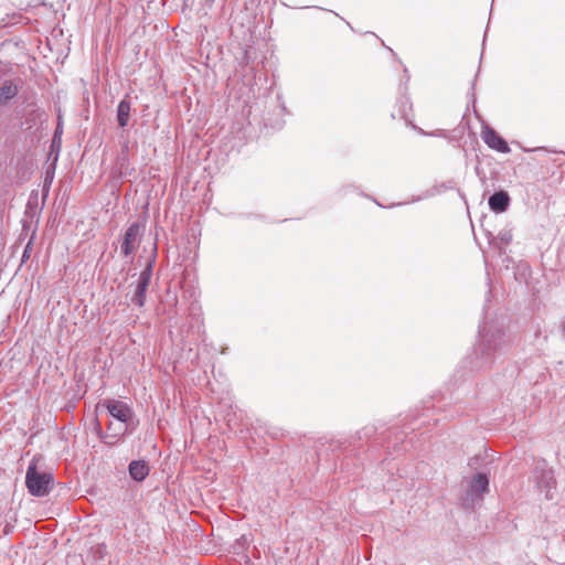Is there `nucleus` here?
Wrapping results in <instances>:
<instances>
[{"instance_id":"1a4fd4ad","label":"nucleus","mask_w":565,"mask_h":565,"mask_svg":"<svg viewBox=\"0 0 565 565\" xmlns=\"http://www.w3.org/2000/svg\"><path fill=\"white\" fill-rule=\"evenodd\" d=\"M491 211L495 213L505 212L510 204V196L504 191H499L489 198L488 202Z\"/></svg>"},{"instance_id":"7ed1b4c3","label":"nucleus","mask_w":565,"mask_h":565,"mask_svg":"<svg viewBox=\"0 0 565 565\" xmlns=\"http://www.w3.org/2000/svg\"><path fill=\"white\" fill-rule=\"evenodd\" d=\"M533 481L537 489L542 493H545L546 499L553 498L551 491L554 489L555 480L552 469L544 460H540L535 463L533 470Z\"/></svg>"},{"instance_id":"6e6552de","label":"nucleus","mask_w":565,"mask_h":565,"mask_svg":"<svg viewBox=\"0 0 565 565\" xmlns=\"http://www.w3.org/2000/svg\"><path fill=\"white\" fill-rule=\"evenodd\" d=\"M505 344L504 334L501 332L487 334L481 344L482 354H484L488 360L493 352L501 350Z\"/></svg>"},{"instance_id":"20e7f679","label":"nucleus","mask_w":565,"mask_h":565,"mask_svg":"<svg viewBox=\"0 0 565 565\" xmlns=\"http://www.w3.org/2000/svg\"><path fill=\"white\" fill-rule=\"evenodd\" d=\"M152 276V263H148L145 269L140 273L136 282L132 284L134 291L130 298L131 302L138 307H142L146 302V292L149 287Z\"/></svg>"},{"instance_id":"9b49d317","label":"nucleus","mask_w":565,"mask_h":565,"mask_svg":"<svg viewBox=\"0 0 565 565\" xmlns=\"http://www.w3.org/2000/svg\"><path fill=\"white\" fill-rule=\"evenodd\" d=\"M19 93L18 85L12 81H6L0 86V104H7L9 100L14 98Z\"/></svg>"},{"instance_id":"f8f14e48","label":"nucleus","mask_w":565,"mask_h":565,"mask_svg":"<svg viewBox=\"0 0 565 565\" xmlns=\"http://www.w3.org/2000/svg\"><path fill=\"white\" fill-rule=\"evenodd\" d=\"M131 103L127 98L120 100L117 106V121L118 125L124 128L128 125L130 119Z\"/></svg>"},{"instance_id":"423d86ee","label":"nucleus","mask_w":565,"mask_h":565,"mask_svg":"<svg viewBox=\"0 0 565 565\" xmlns=\"http://www.w3.org/2000/svg\"><path fill=\"white\" fill-rule=\"evenodd\" d=\"M481 138L489 148L498 152L509 153L511 151L508 142L489 126L483 127Z\"/></svg>"},{"instance_id":"4468645a","label":"nucleus","mask_w":565,"mask_h":565,"mask_svg":"<svg viewBox=\"0 0 565 565\" xmlns=\"http://www.w3.org/2000/svg\"><path fill=\"white\" fill-rule=\"evenodd\" d=\"M125 430H126V428L120 426L118 428V431L116 433V435L122 434Z\"/></svg>"},{"instance_id":"f257e3e1","label":"nucleus","mask_w":565,"mask_h":565,"mask_svg":"<svg viewBox=\"0 0 565 565\" xmlns=\"http://www.w3.org/2000/svg\"><path fill=\"white\" fill-rule=\"evenodd\" d=\"M38 458H33L28 467L25 475V484L29 492L35 497L47 494L53 487V477L49 472L38 470Z\"/></svg>"},{"instance_id":"2eb2a0df","label":"nucleus","mask_w":565,"mask_h":565,"mask_svg":"<svg viewBox=\"0 0 565 565\" xmlns=\"http://www.w3.org/2000/svg\"><path fill=\"white\" fill-rule=\"evenodd\" d=\"M241 540L244 541V542H247V539L245 536H242Z\"/></svg>"},{"instance_id":"9d476101","label":"nucleus","mask_w":565,"mask_h":565,"mask_svg":"<svg viewBox=\"0 0 565 565\" xmlns=\"http://www.w3.org/2000/svg\"><path fill=\"white\" fill-rule=\"evenodd\" d=\"M129 473L136 481H142L149 475V467L143 460H135L129 463Z\"/></svg>"},{"instance_id":"ddd939ff","label":"nucleus","mask_w":565,"mask_h":565,"mask_svg":"<svg viewBox=\"0 0 565 565\" xmlns=\"http://www.w3.org/2000/svg\"><path fill=\"white\" fill-rule=\"evenodd\" d=\"M502 241H504L505 243H508V242L510 241V235L503 234V235H502Z\"/></svg>"},{"instance_id":"0eeeda50","label":"nucleus","mask_w":565,"mask_h":565,"mask_svg":"<svg viewBox=\"0 0 565 565\" xmlns=\"http://www.w3.org/2000/svg\"><path fill=\"white\" fill-rule=\"evenodd\" d=\"M103 407H105L108 413L121 424H126L131 416L130 408L127 404L120 401L107 399L103 403Z\"/></svg>"},{"instance_id":"f03ea898","label":"nucleus","mask_w":565,"mask_h":565,"mask_svg":"<svg viewBox=\"0 0 565 565\" xmlns=\"http://www.w3.org/2000/svg\"><path fill=\"white\" fill-rule=\"evenodd\" d=\"M489 491V478L486 473H477L468 482L465 494L461 497L462 505L475 508L482 501V495Z\"/></svg>"},{"instance_id":"39448f33","label":"nucleus","mask_w":565,"mask_h":565,"mask_svg":"<svg viewBox=\"0 0 565 565\" xmlns=\"http://www.w3.org/2000/svg\"><path fill=\"white\" fill-rule=\"evenodd\" d=\"M142 230L138 223H134L127 228L120 245V252L125 257L132 255L139 246Z\"/></svg>"}]
</instances>
